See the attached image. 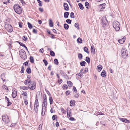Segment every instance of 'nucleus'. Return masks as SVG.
Instances as JSON below:
<instances>
[{
    "label": "nucleus",
    "mask_w": 130,
    "mask_h": 130,
    "mask_svg": "<svg viewBox=\"0 0 130 130\" xmlns=\"http://www.w3.org/2000/svg\"><path fill=\"white\" fill-rule=\"evenodd\" d=\"M13 8L15 11L17 13L19 14H21L22 10L21 7L18 4L14 5L13 6Z\"/></svg>",
    "instance_id": "nucleus-1"
},
{
    "label": "nucleus",
    "mask_w": 130,
    "mask_h": 130,
    "mask_svg": "<svg viewBox=\"0 0 130 130\" xmlns=\"http://www.w3.org/2000/svg\"><path fill=\"white\" fill-rule=\"evenodd\" d=\"M19 54L21 58L23 60H25L27 58L26 53L23 49H21L19 51Z\"/></svg>",
    "instance_id": "nucleus-2"
},
{
    "label": "nucleus",
    "mask_w": 130,
    "mask_h": 130,
    "mask_svg": "<svg viewBox=\"0 0 130 130\" xmlns=\"http://www.w3.org/2000/svg\"><path fill=\"white\" fill-rule=\"evenodd\" d=\"M121 53L122 57L123 58H127L128 56L127 50L123 48L121 50Z\"/></svg>",
    "instance_id": "nucleus-3"
},
{
    "label": "nucleus",
    "mask_w": 130,
    "mask_h": 130,
    "mask_svg": "<svg viewBox=\"0 0 130 130\" xmlns=\"http://www.w3.org/2000/svg\"><path fill=\"white\" fill-rule=\"evenodd\" d=\"M113 25L115 30L118 31L120 29V23L117 21H115L113 23Z\"/></svg>",
    "instance_id": "nucleus-4"
},
{
    "label": "nucleus",
    "mask_w": 130,
    "mask_h": 130,
    "mask_svg": "<svg viewBox=\"0 0 130 130\" xmlns=\"http://www.w3.org/2000/svg\"><path fill=\"white\" fill-rule=\"evenodd\" d=\"M2 120L5 123H8L10 121L8 115L6 114L3 115L2 116Z\"/></svg>",
    "instance_id": "nucleus-5"
},
{
    "label": "nucleus",
    "mask_w": 130,
    "mask_h": 130,
    "mask_svg": "<svg viewBox=\"0 0 130 130\" xmlns=\"http://www.w3.org/2000/svg\"><path fill=\"white\" fill-rule=\"evenodd\" d=\"M5 28L8 32H11L13 31V29L12 27L9 24H6L5 25Z\"/></svg>",
    "instance_id": "nucleus-6"
},
{
    "label": "nucleus",
    "mask_w": 130,
    "mask_h": 130,
    "mask_svg": "<svg viewBox=\"0 0 130 130\" xmlns=\"http://www.w3.org/2000/svg\"><path fill=\"white\" fill-rule=\"evenodd\" d=\"M102 25L103 27H105L108 23L106 17H103L102 19Z\"/></svg>",
    "instance_id": "nucleus-7"
},
{
    "label": "nucleus",
    "mask_w": 130,
    "mask_h": 130,
    "mask_svg": "<svg viewBox=\"0 0 130 130\" xmlns=\"http://www.w3.org/2000/svg\"><path fill=\"white\" fill-rule=\"evenodd\" d=\"M39 107V103L38 99H36L35 101L34 104V110L36 113H38V110Z\"/></svg>",
    "instance_id": "nucleus-8"
},
{
    "label": "nucleus",
    "mask_w": 130,
    "mask_h": 130,
    "mask_svg": "<svg viewBox=\"0 0 130 130\" xmlns=\"http://www.w3.org/2000/svg\"><path fill=\"white\" fill-rule=\"evenodd\" d=\"M29 89L33 90L36 88V83L34 82H31L28 86Z\"/></svg>",
    "instance_id": "nucleus-9"
},
{
    "label": "nucleus",
    "mask_w": 130,
    "mask_h": 130,
    "mask_svg": "<svg viewBox=\"0 0 130 130\" xmlns=\"http://www.w3.org/2000/svg\"><path fill=\"white\" fill-rule=\"evenodd\" d=\"M43 103L44 106L46 108L47 106V97L46 94H44L43 95Z\"/></svg>",
    "instance_id": "nucleus-10"
},
{
    "label": "nucleus",
    "mask_w": 130,
    "mask_h": 130,
    "mask_svg": "<svg viewBox=\"0 0 130 130\" xmlns=\"http://www.w3.org/2000/svg\"><path fill=\"white\" fill-rule=\"evenodd\" d=\"M119 119L121 121L123 122H124L127 123H130V120H127L126 118H120Z\"/></svg>",
    "instance_id": "nucleus-11"
},
{
    "label": "nucleus",
    "mask_w": 130,
    "mask_h": 130,
    "mask_svg": "<svg viewBox=\"0 0 130 130\" xmlns=\"http://www.w3.org/2000/svg\"><path fill=\"white\" fill-rule=\"evenodd\" d=\"M126 37L124 36L122 38L118 40L120 44H123L125 41Z\"/></svg>",
    "instance_id": "nucleus-12"
},
{
    "label": "nucleus",
    "mask_w": 130,
    "mask_h": 130,
    "mask_svg": "<svg viewBox=\"0 0 130 130\" xmlns=\"http://www.w3.org/2000/svg\"><path fill=\"white\" fill-rule=\"evenodd\" d=\"M101 75L102 77H105L106 76V73L104 70H103L101 74Z\"/></svg>",
    "instance_id": "nucleus-13"
},
{
    "label": "nucleus",
    "mask_w": 130,
    "mask_h": 130,
    "mask_svg": "<svg viewBox=\"0 0 130 130\" xmlns=\"http://www.w3.org/2000/svg\"><path fill=\"white\" fill-rule=\"evenodd\" d=\"M64 9L66 11H68L69 10V7L68 6L66 3H64Z\"/></svg>",
    "instance_id": "nucleus-14"
},
{
    "label": "nucleus",
    "mask_w": 130,
    "mask_h": 130,
    "mask_svg": "<svg viewBox=\"0 0 130 130\" xmlns=\"http://www.w3.org/2000/svg\"><path fill=\"white\" fill-rule=\"evenodd\" d=\"M1 79L3 80V81H5L6 80L5 79V78H6V77H5V73H2L1 75Z\"/></svg>",
    "instance_id": "nucleus-15"
},
{
    "label": "nucleus",
    "mask_w": 130,
    "mask_h": 130,
    "mask_svg": "<svg viewBox=\"0 0 130 130\" xmlns=\"http://www.w3.org/2000/svg\"><path fill=\"white\" fill-rule=\"evenodd\" d=\"M5 100L7 101V106H9L12 103L10 102L9 99L8 98L7 96L5 97Z\"/></svg>",
    "instance_id": "nucleus-16"
},
{
    "label": "nucleus",
    "mask_w": 130,
    "mask_h": 130,
    "mask_svg": "<svg viewBox=\"0 0 130 130\" xmlns=\"http://www.w3.org/2000/svg\"><path fill=\"white\" fill-rule=\"evenodd\" d=\"M31 79H27L25 81L24 83L26 85H28V84L31 83Z\"/></svg>",
    "instance_id": "nucleus-17"
},
{
    "label": "nucleus",
    "mask_w": 130,
    "mask_h": 130,
    "mask_svg": "<svg viewBox=\"0 0 130 130\" xmlns=\"http://www.w3.org/2000/svg\"><path fill=\"white\" fill-rule=\"evenodd\" d=\"M17 91L16 90H14L12 93V97L13 98H15L17 96Z\"/></svg>",
    "instance_id": "nucleus-18"
},
{
    "label": "nucleus",
    "mask_w": 130,
    "mask_h": 130,
    "mask_svg": "<svg viewBox=\"0 0 130 130\" xmlns=\"http://www.w3.org/2000/svg\"><path fill=\"white\" fill-rule=\"evenodd\" d=\"M91 52L93 54H94L95 53V49L93 45L92 46H91Z\"/></svg>",
    "instance_id": "nucleus-19"
},
{
    "label": "nucleus",
    "mask_w": 130,
    "mask_h": 130,
    "mask_svg": "<svg viewBox=\"0 0 130 130\" xmlns=\"http://www.w3.org/2000/svg\"><path fill=\"white\" fill-rule=\"evenodd\" d=\"M49 25L50 27H52L53 26V23L51 19H50L49 20Z\"/></svg>",
    "instance_id": "nucleus-20"
},
{
    "label": "nucleus",
    "mask_w": 130,
    "mask_h": 130,
    "mask_svg": "<svg viewBox=\"0 0 130 130\" xmlns=\"http://www.w3.org/2000/svg\"><path fill=\"white\" fill-rule=\"evenodd\" d=\"M67 83L68 85V86L69 87H71L73 85V83L70 81H67Z\"/></svg>",
    "instance_id": "nucleus-21"
},
{
    "label": "nucleus",
    "mask_w": 130,
    "mask_h": 130,
    "mask_svg": "<svg viewBox=\"0 0 130 130\" xmlns=\"http://www.w3.org/2000/svg\"><path fill=\"white\" fill-rule=\"evenodd\" d=\"M77 42L78 43H81L82 42V39L80 37L78 38L77 39Z\"/></svg>",
    "instance_id": "nucleus-22"
},
{
    "label": "nucleus",
    "mask_w": 130,
    "mask_h": 130,
    "mask_svg": "<svg viewBox=\"0 0 130 130\" xmlns=\"http://www.w3.org/2000/svg\"><path fill=\"white\" fill-rule=\"evenodd\" d=\"M69 12H65L64 13V17L65 18H67L69 16Z\"/></svg>",
    "instance_id": "nucleus-23"
},
{
    "label": "nucleus",
    "mask_w": 130,
    "mask_h": 130,
    "mask_svg": "<svg viewBox=\"0 0 130 130\" xmlns=\"http://www.w3.org/2000/svg\"><path fill=\"white\" fill-rule=\"evenodd\" d=\"M26 71L27 73L30 74L31 73V70L30 68H27L26 70Z\"/></svg>",
    "instance_id": "nucleus-24"
},
{
    "label": "nucleus",
    "mask_w": 130,
    "mask_h": 130,
    "mask_svg": "<svg viewBox=\"0 0 130 130\" xmlns=\"http://www.w3.org/2000/svg\"><path fill=\"white\" fill-rule=\"evenodd\" d=\"M69 27V26L67 24L65 23L64 24V27L65 30H67L68 29Z\"/></svg>",
    "instance_id": "nucleus-25"
},
{
    "label": "nucleus",
    "mask_w": 130,
    "mask_h": 130,
    "mask_svg": "<svg viewBox=\"0 0 130 130\" xmlns=\"http://www.w3.org/2000/svg\"><path fill=\"white\" fill-rule=\"evenodd\" d=\"M21 89H22L24 90H26L28 89H29L28 87H27L25 86H21L20 87Z\"/></svg>",
    "instance_id": "nucleus-26"
},
{
    "label": "nucleus",
    "mask_w": 130,
    "mask_h": 130,
    "mask_svg": "<svg viewBox=\"0 0 130 130\" xmlns=\"http://www.w3.org/2000/svg\"><path fill=\"white\" fill-rule=\"evenodd\" d=\"M85 61L88 64L90 63V59L89 57L88 56L86 58Z\"/></svg>",
    "instance_id": "nucleus-27"
},
{
    "label": "nucleus",
    "mask_w": 130,
    "mask_h": 130,
    "mask_svg": "<svg viewBox=\"0 0 130 130\" xmlns=\"http://www.w3.org/2000/svg\"><path fill=\"white\" fill-rule=\"evenodd\" d=\"M98 71L100 72L102 69V67L101 65H99L98 66Z\"/></svg>",
    "instance_id": "nucleus-28"
},
{
    "label": "nucleus",
    "mask_w": 130,
    "mask_h": 130,
    "mask_svg": "<svg viewBox=\"0 0 130 130\" xmlns=\"http://www.w3.org/2000/svg\"><path fill=\"white\" fill-rule=\"evenodd\" d=\"M50 54L52 56H54L55 55V53L52 50L50 51Z\"/></svg>",
    "instance_id": "nucleus-29"
},
{
    "label": "nucleus",
    "mask_w": 130,
    "mask_h": 130,
    "mask_svg": "<svg viewBox=\"0 0 130 130\" xmlns=\"http://www.w3.org/2000/svg\"><path fill=\"white\" fill-rule=\"evenodd\" d=\"M79 7L80 9L81 10H83L84 9V7L82 4L80 3L78 4Z\"/></svg>",
    "instance_id": "nucleus-30"
},
{
    "label": "nucleus",
    "mask_w": 130,
    "mask_h": 130,
    "mask_svg": "<svg viewBox=\"0 0 130 130\" xmlns=\"http://www.w3.org/2000/svg\"><path fill=\"white\" fill-rule=\"evenodd\" d=\"M70 103H71L70 106H73V105H74L75 104V101L74 100H71L70 101Z\"/></svg>",
    "instance_id": "nucleus-31"
},
{
    "label": "nucleus",
    "mask_w": 130,
    "mask_h": 130,
    "mask_svg": "<svg viewBox=\"0 0 130 130\" xmlns=\"http://www.w3.org/2000/svg\"><path fill=\"white\" fill-rule=\"evenodd\" d=\"M30 62L32 63H33L34 62V59L33 57L32 56H30Z\"/></svg>",
    "instance_id": "nucleus-32"
},
{
    "label": "nucleus",
    "mask_w": 130,
    "mask_h": 130,
    "mask_svg": "<svg viewBox=\"0 0 130 130\" xmlns=\"http://www.w3.org/2000/svg\"><path fill=\"white\" fill-rule=\"evenodd\" d=\"M85 5L86 8L88 9L89 7V3L87 2H86L85 3Z\"/></svg>",
    "instance_id": "nucleus-33"
},
{
    "label": "nucleus",
    "mask_w": 130,
    "mask_h": 130,
    "mask_svg": "<svg viewBox=\"0 0 130 130\" xmlns=\"http://www.w3.org/2000/svg\"><path fill=\"white\" fill-rule=\"evenodd\" d=\"M84 51L86 52L88 54L89 53V52L88 51V48L86 47H85L84 48Z\"/></svg>",
    "instance_id": "nucleus-34"
},
{
    "label": "nucleus",
    "mask_w": 130,
    "mask_h": 130,
    "mask_svg": "<svg viewBox=\"0 0 130 130\" xmlns=\"http://www.w3.org/2000/svg\"><path fill=\"white\" fill-rule=\"evenodd\" d=\"M27 24L28 25V27L30 29H31L33 27L32 25L29 22H28L27 23Z\"/></svg>",
    "instance_id": "nucleus-35"
},
{
    "label": "nucleus",
    "mask_w": 130,
    "mask_h": 130,
    "mask_svg": "<svg viewBox=\"0 0 130 130\" xmlns=\"http://www.w3.org/2000/svg\"><path fill=\"white\" fill-rule=\"evenodd\" d=\"M54 63L56 65H57L58 64V60L57 59H55L54 61Z\"/></svg>",
    "instance_id": "nucleus-36"
},
{
    "label": "nucleus",
    "mask_w": 130,
    "mask_h": 130,
    "mask_svg": "<svg viewBox=\"0 0 130 130\" xmlns=\"http://www.w3.org/2000/svg\"><path fill=\"white\" fill-rule=\"evenodd\" d=\"M38 2L39 3V6H41L42 5V2L40 0H37Z\"/></svg>",
    "instance_id": "nucleus-37"
},
{
    "label": "nucleus",
    "mask_w": 130,
    "mask_h": 130,
    "mask_svg": "<svg viewBox=\"0 0 130 130\" xmlns=\"http://www.w3.org/2000/svg\"><path fill=\"white\" fill-rule=\"evenodd\" d=\"M49 100L50 103L51 104H52L53 102V100L52 98V97H50L49 98Z\"/></svg>",
    "instance_id": "nucleus-38"
},
{
    "label": "nucleus",
    "mask_w": 130,
    "mask_h": 130,
    "mask_svg": "<svg viewBox=\"0 0 130 130\" xmlns=\"http://www.w3.org/2000/svg\"><path fill=\"white\" fill-rule=\"evenodd\" d=\"M86 63L85 61H83L80 62V64L81 66H84L85 65Z\"/></svg>",
    "instance_id": "nucleus-39"
},
{
    "label": "nucleus",
    "mask_w": 130,
    "mask_h": 130,
    "mask_svg": "<svg viewBox=\"0 0 130 130\" xmlns=\"http://www.w3.org/2000/svg\"><path fill=\"white\" fill-rule=\"evenodd\" d=\"M83 57V55L81 53L78 54V58L80 59H82Z\"/></svg>",
    "instance_id": "nucleus-40"
},
{
    "label": "nucleus",
    "mask_w": 130,
    "mask_h": 130,
    "mask_svg": "<svg viewBox=\"0 0 130 130\" xmlns=\"http://www.w3.org/2000/svg\"><path fill=\"white\" fill-rule=\"evenodd\" d=\"M66 21V23L68 24H70L71 23V21L70 19H67Z\"/></svg>",
    "instance_id": "nucleus-41"
},
{
    "label": "nucleus",
    "mask_w": 130,
    "mask_h": 130,
    "mask_svg": "<svg viewBox=\"0 0 130 130\" xmlns=\"http://www.w3.org/2000/svg\"><path fill=\"white\" fill-rule=\"evenodd\" d=\"M24 68L23 66H22L21 69L20 71V72L21 73H24Z\"/></svg>",
    "instance_id": "nucleus-42"
},
{
    "label": "nucleus",
    "mask_w": 130,
    "mask_h": 130,
    "mask_svg": "<svg viewBox=\"0 0 130 130\" xmlns=\"http://www.w3.org/2000/svg\"><path fill=\"white\" fill-rule=\"evenodd\" d=\"M74 26H75V27L76 28H77L78 29H79V24L77 23H76L75 24Z\"/></svg>",
    "instance_id": "nucleus-43"
},
{
    "label": "nucleus",
    "mask_w": 130,
    "mask_h": 130,
    "mask_svg": "<svg viewBox=\"0 0 130 130\" xmlns=\"http://www.w3.org/2000/svg\"><path fill=\"white\" fill-rule=\"evenodd\" d=\"M17 42L19 43L20 46H22L23 47L25 46V44H23L22 43H21L19 41H17Z\"/></svg>",
    "instance_id": "nucleus-44"
},
{
    "label": "nucleus",
    "mask_w": 130,
    "mask_h": 130,
    "mask_svg": "<svg viewBox=\"0 0 130 130\" xmlns=\"http://www.w3.org/2000/svg\"><path fill=\"white\" fill-rule=\"evenodd\" d=\"M64 77L67 79H69V78L68 76L65 73L64 75L63 76Z\"/></svg>",
    "instance_id": "nucleus-45"
},
{
    "label": "nucleus",
    "mask_w": 130,
    "mask_h": 130,
    "mask_svg": "<svg viewBox=\"0 0 130 130\" xmlns=\"http://www.w3.org/2000/svg\"><path fill=\"white\" fill-rule=\"evenodd\" d=\"M43 61L44 62V64L45 66H46L47 65L48 62L45 59L43 60Z\"/></svg>",
    "instance_id": "nucleus-46"
},
{
    "label": "nucleus",
    "mask_w": 130,
    "mask_h": 130,
    "mask_svg": "<svg viewBox=\"0 0 130 130\" xmlns=\"http://www.w3.org/2000/svg\"><path fill=\"white\" fill-rule=\"evenodd\" d=\"M42 112H41V115L42 116H43L44 115V114L45 113V111L44 113L43 114V105L42 104Z\"/></svg>",
    "instance_id": "nucleus-47"
},
{
    "label": "nucleus",
    "mask_w": 130,
    "mask_h": 130,
    "mask_svg": "<svg viewBox=\"0 0 130 130\" xmlns=\"http://www.w3.org/2000/svg\"><path fill=\"white\" fill-rule=\"evenodd\" d=\"M70 16L71 18H74L75 17L74 14L73 12H71L70 13Z\"/></svg>",
    "instance_id": "nucleus-48"
},
{
    "label": "nucleus",
    "mask_w": 130,
    "mask_h": 130,
    "mask_svg": "<svg viewBox=\"0 0 130 130\" xmlns=\"http://www.w3.org/2000/svg\"><path fill=\"white\" fill-rule=\"evenodd\" d=\"M22 39L23 40L25 41H26L27 40V38L25 36H23Z\"/></svg>",
    "instance_id": "nucleus-49"
},
{
    "label": "nucleus",
    "mask_w": 130,
    "mask_h": 130,
    "mask_svg": "<svg viewBox=\"0 0 130 130\" xmlns=\"http://www.w3.org/2000/svg\"><path fill=\"white\" fill-rule=\"evenodd\" d=\"M18 24L19 27L21 28H22V25L23 24V23L21 22H20L18 23Z\"/></svg>",
    "instance_id": "nucleus-50"
},
{
    "label": "nucleus",
    "mask_w": 130,
    "mask_h": 130,
    "mask_svg": "<svg viewBox=\"0 0 130 130\" xmlns=\"http://www.w3.org/2000/svg\"><path fill=\"white\" fill-rule=\"evenodd\" d=\"M73 90L74 91L73 92H75L76 93L77 92V90L76 89V87L74 86H73Z\"/></svg>",
    "instance_id": "nucleus-51"
},
{
    "label": "nucleus",
    "mask_w": 130,
    "mask_h": 130,
    "mask_svg": "<svg viewBox=\"0 0 130 130\" xmlns=\"http://www.w3.org/2000/svg\"><path fill=\"white\" fill-rule=\"evenodd\" d=\"M57 118V116L56 115H53L52 116V119L53 120H55Z\"/></svg>",
    "instance_id": "nucleus-52"
},
{
    "label": "nucleus",
    "mask_w": 130,
    "mask_h": 130,
    "mask_svg": "<svg viewBox=\"0 0 130 130\" xmlns=\"http://www.w3.org/2000/svg\"><path fill=\"white\" fill-rule=\"evenodd\" d=\"M2 87L3 89H7V90H8V88L6 85H4L2 86Z\"/></svg>",
    "instance_id": "nucleus-53"
},
{
    "label": "nucleus",
    "mask_w": 130,
    "mask_h": 130,
    "mask_svg": "<svg viewBox=\"0 0 130 130\" xmlns=\"http://www.w3.org/2000/svg\"><path fill=\"white\" fill-rule=\"evenodd\" d=\"M70 92L69 90L66 91V95H68L70 94Z\"/></svg>",
    "instance_id": "nucleus-54"
},
{
    "label": "nucleus",
    "mask_w": 130,
    "mask_h": 130,
    "mask_svg": "<svg viewBox=\"0 0 130 130\" xmlns=\"http://www.w3.org/2000/svg\"><path fill=\"white\" fill-rule=\"evenodd\" d=\"M60 73L61 75H62V76H63L65 74L64 72L62 70L60 71Z\"/></svg>",
    "instance_id": "nucleus-55"
},
{
    "label": "nucleus",
    "mask_w": 130,
    "mask_h": 130,
    "mask_svg": "<svg viewBox=\"0 0 130 130\" xmlns=\"http://www.w3.org/2000/svg\"><path fill=\"white\" fill-rule=\"evenodd\" d=\"M63 87H64V88H63V89H67L68 88V87L67 86V85L66 84H64L63 85Z\"/></svg>",
    "instance_id": "nucleus-56"
},
{
    "label": "nucleus",
    "mask_w": 130,
    "mask_h": 130,
    "mask_svg": "<svg viewBox=\"0 0 130 130\" xmlns=\"http://www.w3.org/2000/svg\"><path fill=\"white\" fill-rule=\"evenodd\" d=\"M79 93H77L75 95H74V97L75 98H78L79 97Z\"/></svg>",
    "instance_id": "nucleus-57"
},
{
    "label": "nucleus",
    "mask_w": 130,
    "mask_h": 130,
    "mask_svg": "<svg viewBox=\"0 0 130 130\" xmlns=\"http://www.w3.org/2000/svg\"><path fill=\"white\" fill-rule=\"evenodd\" d=\"M45 90L46 93L48 94L49 96H51V94L46 89H45Z\"/></svg>",
    "instance_id": "nucleus-58"
},
{
    "label": "nucleus",
    "mask_w": 130,
    "mask_h": 130,
    "mask_svg": "<svg viewBox=\"0 0 130 130\" xmlns=\"http://www.w3.org/2000/svg\"><path fill=\"white\" fill-rule=\"evenodd\" d=\"M23 93L21 94L22 95H24V96H27V93L26 92H25V93L24 92V91H23Z\"/></svg>",
    "instance_id": "nucleus-59"
},
{
    "label": "nucleus",
    "mask_w": 130,
    "mask_h": 130,
    "mask_svg": "<svg viewBox=\"0 0 130 130\" xmlns=\"http://www.w3.org/2000/svg\"><path fill=\"white\" fill-rule=\"evenodd\" d=\"M88 68H85V70H84V72H83V73H86L88 72Z\"/></svg>",
    "instance_id": "nucleus-60"
},
{
    "label": "nucleus",
    "mask_w": 130,
    "mask_h": 130,
    "mask_svg": "<svg viewBox=\"0 0 130 130\" xmlns=\"http://www.w3.org/2000/svg\"><path fill=\"white\" fill-rule=\"evenodd\" d=\"M28 62H29V61H26V62H25L23 63V64L25 66H26L27 65H28Z\"/></svg>",
    "instance_id": "nucleus-61"
},
{
    "label": "nucleus",
    "mask_w": 130,
    "mask_h": 130,
    "mask_svg": "<svg viewBox=\"0 0 130 130\" xmlns=\"http://www.w3.org/2000/svg\"><path fill=\"white\" fill-rule=\"evenodd\" d=\"M42 128V125H41L40 124L39 126V128L38 129V130H41Z\"/></svg>",
    "instance_id": "nucleus-62"
},
{
    "label": "nucleus",
    "mask_w": 130,
    "mask_h": 130,
    "mask_svg": "<svg viewBox=\"0 0 130 130\" xmlns=\"http://www.w3.org/2000/svg\"><path fill=\"white\" fill-rule=\"evenodd\" d=\"M69 120H70L72 121H74L75 120V119L73 117H70V118H69Z\"/></svg>",
    "instance_id": "nucleus-63"
},
{
    "label": "nucleus",
    "mask_w": 130,
    "mask_h": 130,
    "mask_svg": "<svg viewBox=\"0 0 130 130\" xmlns=\"http://www.w3.org/2000/svg\"><path fill=\"white\" fill-rule=\"evenodd\" d=\"M33 32L34 33L37 34V30H36L35 29H34L33 30Z\"/></svg>",
    "instance_id": "nucleus-64"
}]
</instances>
